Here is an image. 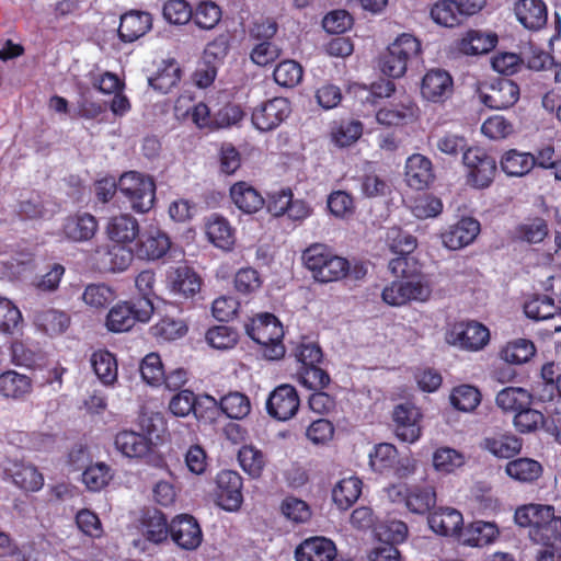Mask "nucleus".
I'll return each mask as SVG.
<instances>
[{"mask_svg":"<svg viewBox=\"0 0 561 561\" xmlns=\"http://www.w3.org/2000/svg\"><path fill=\"white\" fill-rule=\"evenodd\" d=\"M515 523L529 528V539L541 547L561 541V516L548 504L529 503L518 506L514 514Z\"/></svg>","mask_w":561,"mask_h":561,"instance_id":"obj_1","label":"nucleus"},{"mask_svg":"<svg viewBox=\"0 0 561 561\" xmlns=\"http://www.w3.org/2000/svg\"><path fill=\"white\" fill-rule=\"evenodd\" d=\"M304 265L311 272L313 279L327 284L347 276L350 262L340 256L327 244H310L301 254Z\"/></svg>","mask_w":561,"mask_h":561,"instance_id":"obj_2","label":"nucleus"},{"mask_svg":"<svg viewBox=\"0 0 561 561\" xmlns=\"http://www.w3.org/2000/svg\"><path fill=\"white\" fill-rule=\"evenodd\" d=\"M245 332L251 340L261 346L263 356L268 360L284 357V327L279 319L270 312L259 313L245 323Z\"/></svg>","mask_w":561,"mask_h":561,"instance_id":"obj_3","label":"nucleus"},{"mask_svg":"<svg viewBox=\"0 0 561 561\" xmlns=\"http://www.w3.org/2000/svg\"><path fill=\"white\" fill-rule=\"evenodd\" d=\"M422 45L419 38L410 33L400 34L380 56L379 66L389 78H401L408 67L420 58Z\"/></svg>","mask_w":561,"mask_h":561,"instance_id":"obj_4","label":"nucleus"},{"mask_svg":"<svg viewBox=\"0 0 561 561\" xmlns=\"http://www.w3.org/2000/svg\"><path fill=\"white\" fill-rule=\"evenodd\" d=\"M119 193L137 214H147L154 205L156 183L149 175L127 171L121 175Z\"/></svg>","mask_w":561,"mask_h":561,"instance_id":"obj_5","label":"nucleus"},{"mask_svg":"<svg viewBox=\"0 0 561 561\" xmlns=\"http://www.w3.org/2000/svg\"><path fill=\"white\" fill-rule=\"evenodd\" d=\"M388 496L393 503L403 505L415 515H430L437 501L435 486L427 483L394 484L388 489Z\"/></svg>","mask_w":561,"mask_h":561,"instance_id":"obj_6","label":"nucleus"},{"mask_svg":"<svg viewBox=\"0 0 561 561\" xmlns=\"http://www.w3.org/2000/svg\"><path fill=\"white\" fill-rule=\"evenodd\" d=\"M153 310V301L148 299H134L131 301L118 302L110 309L105 325L111 332H126L130 330L137 321L144 323L148 322Z\"/></svg>","mask_w":561,"mask_h":561,"instance_id":"obj_7","label":"nucleus"},{"mask_svg":"<svg viewBox=\"0 0 561 561\" xmlns=\"http://www.w3.org/2000/svg\"><path fill=\"white\" fill-rule=\"evenodd\" d=\"M462 163L466 168L467 184L477 190H484L491 186L496 172L497 164L485 149L470 147L463 152Z\"/></svg>","mask_w":561,"mask_h":561,"instance_id":"obj_8","label":"nucleus"},{"mask_svg":"<svg viewBox=\"0 0 561 561\" xmlns=\"http://www.w3.org/2000/svg\"><path fill=\"white\" fill-rule=\"evenodd\" d=\"M484 5L485 0H438L432 5L430 15L436 24L453 28L480 12Z\"/></svg>","mask_w":561,"mask_h":561,"instance_id":"obj_9","label":"nucleus"},{"mask_svg":"<svg viewBox=\"0 0 561 561\" xmlns=\"http://www.w3.org/2000/svg\"><path fill=\"white\" fill-rule=\"evenodd\" d=\"M291 104L288 99L276 96L261 102L253 107L251 122L260 131H272L278 128L290 115Z\"/></svg>","mask_w":561,"mask_h":561,"instance_id":"obj_10","label":"nucleus"},{"mask_svg":"<svg viewBox=\"0 0 561 561\" xmlns=\"http://www.w3.org/2000/svg\"><path fill=\"white\" fill-rule=\"evenodd\" d=\"M481 102L491 110H506L519 99V87L508 78L483 82L479 88Z\"/></svg>","mask_w":561,"mask_h":561,"instance_id":"obj_11","label":"nucleus"},{"mask_svg":"<svg viewBox=\"0 0 561 561\" xmlns=\"http://www.w3.org/2000/svg\"><path fill=\"white\" fill-rule=\"evenodd\" d=\"M447 342L466 351H480L490 341L489 329L478 321L456 322L447 332Z\"/></svg>","mask_w":561,"mask_h":561,"instance_id":"obj_12","label":"nucleus"},{"mask_svg":"<svg viewBox=\"0 0 561 561\" xmlns=\"http://www.w3.org/2000/svg\"><path fill=\"white\" fill-rule=\"evenodd\" d=\"M217 401L210 396L197 398L191 390H181L169 402V411L179 417L193 413L196 419H211Z\"/></svg>","mask_w":561,"mask_h":561,"instance_id":"obj_13","label":"nucleus"},{"mask_svg":"<svg viewBox=\"0 0 561 561\" xmlns=\"http://www.w3.org/2000/svg\"><path fill=\"white\" fill-rule=\"evenodd\" d=\"M300 398L297 389L289 383L277 386L266 400L267 414L277 421H288L299 411Z\"/></svg>","mask_w":561,"mask_h":561,"instance_id":"obj_14","label":"nucleus"},{"mask_svg":"<svg viewBox=\"0 0 561 561\" xmlns=\"http://www.w3.org/2000/svg\"><path fill=\"white\" fill-rule=\"evenodd\" d=\"M243 480L233 470H222L216 477V502L228 512L238 511L243 503Z\"/></svg>","mask_w":561,"mask_h":561,"instance_id":"obj_15","label":"nucleus"},{"mask_svg":"<svg viewBox=\"0 0 561 561\" xmlns=\"http://www.w3.org/2000/svg\"><path fill=\"white\" fill-rule=\"evenodd\" d=\"M419 116L420 108L410 96L389 102L376 112L377 123L387 128L407 126L417 121Z\"/></svg>","mask_w":561,"mask_h":561,"instance_id":"obj_16","label":"nucleus"},{"mask_svg":"<svg viewBox=\"0 0 561 561\" xmlns=\"http://www.w3.org/2000/svg\"><path fill=\"white\" fill-rule=\"evenodd\" d=\"M422 413L414 404L404 402L397 404L392 411L396 436L404 443H415L422 433Z\"/></svg>","mask_w":561,"mask_h":561,"instance_id":"obj_17","label":"nucleus"},{"mask_svg":"<svg viewBox=\"0 0 561 561\" xmlns=\"http://www.w3.org/2000/svg\"><path fill=\"white\" fill-rule=\"evenodd\" d=\"M420 92L424 100L443 104L454 93V79L445 69H430L422 78Z\"/></svg>","mask_w":561,"mask_h":561,"instance_id":"obj_18","label":"nucleus"},{"mask_svg":"<svg viewBox=\"0 0 561 561\" xmlns=\"http://www.w3.org/2000/svg\"><path fill=\"white\" fill-rule=\"evenodd\" d=\"M172 242L169 234L159 228H149L139 234L135 254L140 260L158 261L169 253Z\"/></svg>","mask_w":561,"mask_h":561,"instance_id":"obj_19","label":"nucleus"},{"mask_svg":"<svg viewBox=\"0 0 561 561\" xmlns=\"http://www.w3.org/2000/svg\"><path fill=\"white\" fill-rule=\"evenodd\" d=\"M171 540L183 550H195L203 541L197 519L190 514H179L171 519Z\"/></svg>","mask_w":561,"mask_h":561,"instance_id":"obj_20","label":"nucleus"},{"mask_svg":"<svg viewBox=\"0 0 561 561\" xmlns=\"http://www.w3.org/2000/svg\"><path fill=\"white\" fill-rule=\"evenodd\" d=\"M99 229L96 218L85 211L67 216L61 225V236L70 242H87L93 239Z\"/></svg>","mask_w":561,"mask_h":561,"instance_id":"obj_21","label":"nucleus"},{"mask_svg":"<svg viewBox=\"0 0 561 561\" xmlns=\"http://www.w3.org/2000/svg\"><path fill=\"white\" fill-rule=\"evenodd\" d=\"M480 230V222L477 219L462 217L442 233V241L449 250H460L472 243Z\"/></svg>","mask_w":561,"mask_h":561,"instance_id":"obj_22","label":"nucleus"},{"mask_svg":"<svg viewBox=\"0 0 561 561\" xmlns=\"http://www.w3.org/2000/svg\"><path fill=\"white\" fill-rule=\"evenodd\" d=\"M167 287L179 298H193L199 293L202 278L188 266H179L167 276Z\"/></svg>","mask_w":561,"mask_h":561,"instance_id":"obj_23","label":"nucleus"},{"mask_svg":"<svg viewBox=\"0 0 561 561\" xmlns=\"http://www.w3.org/2000/svg\"><path fill=\"white\" fill-rule=\"evenodd\" d=\"M152 15L147 11L130 10L121 16L117 30L124 43H133L146 35L152 27Z\"/></svg>","mask_w":561,"mask_h":561,"instance_id":"obj_24","label":"nucleus"},{"mask_svg":"<svg viewBox=\"0 0 561 561\" xmlns=\"http://www.w3.org/2000/svg\"><path fill=\"white\" fill-rule=\"evenodd\" d=\"M335 557V543L320 536L305 539L295 549L296 561H333Z\"/></svg>","mask_w":561,"mask_h":561,"instance_id":"obj_25","label":"nucleus"},{"mask_svg":"<svg viewBox=\"0 0 561 561\" xmlns=\"http://www.w3.org/2000/svg\"><path fill=\"white\" fill-rule=\"evenodd\" d=\"M434 180L435 173L431 159L421 153H413L407 159L405 181L411 188L425 190Z\"/></svg>","mask_w":561,"mask_h":561,"instance_id":"obj_26","label":"nucleus"},{"mask_svg":"<svg viewBox=\"0 0 561 561\" xmlns=\"http://www.w3.org/2000/svg\"><path fill=\"white\" fill-rule=\"evenodd\" d=\"M106 234L114 243L130 244L138 239L140 225L133 215L119 214L108 219Z\"/></svg>","mask_w":561,"mask_h":561,"instance_id":"obj_27","label":"nucleus"},{"mask_svg":"<svg viewBox=\"0 0 561 561\" xmlns=\"http://www.w3.org/2000/svg\"><path fill=\"white\" fill-rule=\"evenodd\" d=\"M114 445L117 451L131 459L145 458L153 447L149 437L128 430L121 431L116 434Z\"/></svg>","mask_w":561,"mask_h":561,"instance_id":"obj_28","label":"nucleus"},{"mask_svg":"<svg viewBox=\"0 0 561 561\" xmlns=\"http://www.w3.org/2000/svg\"><path fill=\"white\" fill-rule=\"evenodd\" d=\"M206 236L210 243L224 251H230L236 243V230L221 215L211 214L205 222Z\"/></svg>","mask_w":561,"mask_h":561,"instance_id":"obj_29","label":"nucleus"},{"mask_svg":"<svg viewBox=\"0 0 561 561\" xmlns=\"http://www.w3.org/2000/svg\"><path fill=\"white\" fill-rule=\"evenodd\" d=\"M430 528L442 536L460 535L463 529L462 514L453 507H439L427 517Z\"/></svg>","mask_w":561,"mask_h":561,"instance_id":"obj_30","label":"nucleus"},{"mask_svg":"<svg viewBox=\"0 0 561 561\" xmlns=\"http://www.w3.org/2000/svg\"><path fill=\"white\" fill-rule=\"evenodd\" d=\"M514 11L519 23L528 30L538 31L547 24V7L542 0H519Z\"/></svg>","mask_w":561,"mask_h":561,"instance_id":"obj_31","label":"nucleus"},{"mask_svg":"<svg viewBox=\"0 0 561 561\" xmlns=\"http://www.w3.org/2000/svg\"><path fill=\"white\" fill-rule=\"evenodd\" d=\"M523 442L511 432H495L483 439L482 448L497 458L510 459L519 454Z\"/></svg>","mask_w":561,"mask_h":561,"instance_id":"obj_32","label":"nucleus"},{"mask_svg":"<svg viewBox=\"0 0 561 561\" xmlns=\"http://www.w3.org/2000/svg\"><path fill=\"white\" fill-rule=\"evenodd\" d=\"M500 536V529L493 522L474 520L463 527L460 539L465 546L484 547L493 543Z\"/></svg>","mask_w":561,"mask_h":561,"instance_id":"obj_33","label":"nucleus"},{"mask_svg":"<svg viewBox=\"0 0 561 561\" xmlns=\"http://www.w3.org/2000/svg\"><path fill=\"white\" fill-rule=\"evenodd\" d=\"M33 390L31 377L15 370L0 374V396L11 400H24Z\"/></svg>","mask_w":561,"mask_h":561,"instance_id":"obj_34","label":"nucleus"},{"mask_svg":"<svg viewBox=\"0 0 561 561\" xmlns=\"http://www.w3.org/2000/svg\"><path fill=\"white\" fill-rule=\"evenodd\" d=\"M230 197L238 209L244 214H254L264 205V198L260 192L243 181L230 187Z\"/></svg>","mask_w":561,"mask_h":561,"instance_id":"obj_35","label":"nucleus"},{"mask_svg":"<svg viewBox=\"0 0 561 561\" xmlns=\"http://www.w3.org/2000/svg\"><path fill=\"white\" fill-rule=\"evenodd\" d=\"M142 528L147 540L161 543L170 537L171 522H168L165 514L161 511L149 508L144 513Z\"/></svg>","mask_w":561,"mask_h":561,"instance_id":"obj_36","label":"nucleus"},{"mask_svg":"<svg viewBox=\"0 0 561 561\" xmlns=\"http://www.w3.org/2000/svg\"><path fill=\"white\" fill-rule=\"evenodd\" d=\"M90 362L94 374L103 385L111 386L117 381L118 364L113 353L107 350H98L92 353Z\"/></svg>","mask_w":561,"mask_h":561,"instance_id":"obj_37","label":"nucleus"},{"mask_svg":"<svg viewBox=\"0 0 561 561\" xmlns=\"http://www.w3.org/2000/svg\"><path fill=\"white\" fill-rule=\"evenodd\" d=\"M500 164L506 175L524 176L535 168L534 154L510 149L503 153Z\"/></svg>","mask_w":561,"mask_h":561,"instance_id":"obj_38","label":"nucleus"},{"mask_svg":"<svg viewBox=\"0 0 561 561\" xmlns=\"http://www.w3.org/2000/svg\"><path fill=\"white\" fill-rule=\"evenodd\" d=\"M505 472L515 481L531 483L541 477L542 466L535 459L522 457L510 460L505 466Z\"/></svg>","mask_w":561,"mask_h":561,"instance_id":"obj_39","label":"nucleus"},{"mask_svg":"<svg viewBox=\"0 0 561 561\" xmlns=\"http://www.w3.org/2000/svg\"><path fill=\"white\" fill-rule=\"evenodd\" d=\"M363 482L357 477L344 478L332 490L333 502L340 510H348L359 499Z\"/></svg>","mask_w":561,"mask_h":561,"instance_id":"obj_40","label":"nucleus"},{"mask_svg":"<svg viewBox=\"0 0 561 561\" xmlns=\"http://www.w3.org/2000/svg\"><path fill=\"white\" fill-rule=\"evenodd\" d=\"M496 43V35H486L480 31L470 30L457 43V48L465 55L476 56L489 53L495 47Z\"/></svg>","mask_w":561,"mask_h":561,"instance_id":"obj_41","label":"nucleus"},{"mask_svg":"<svg viewBox=\"0 0 561 561\" xmlns=\"http://www.w3.org/2000/svg\"><path fill=\"white\" fill-rule=\"evenodd\" d=\"M549 233L548 222L541 217L529 218L514 228L513 238L528 244L540 243Z\"/></svg>","mask_w":561,"mask_h":561,"instance_id":"obj_42","label":"nucleus"},{"mask_svg":"<svg viewBox=\"0 0 561 561\" xmlns=\"http://www.w3.org/2000/svg\"><path fill=\"white\" fill-rule=\"evenodd\" d=\"M182 70L175 59L164 61L163 67L149 79L150 87L160 93H168L179 84Z\"/></svg>","mask_w":561,"mask_h":561,"instance_id":"obj_43","label":"nucleus"},{"mask_svg":"<svg viewBox=\"0 0 561 561\" xmlns=\"http://www.w3.org/2000/svg\"><path fill=\"white\" fill-rule=\"evenodd\" d=\"M496 404L505 412H518L527 405H531L533 396L524 388L506 387L495 398Z\"/></svg>","mask_w":561,"mask_h":561,"instance_id":"obj_44","label":"nucleus"},{"mask_svg":"<svg viewBox=\"0 0 561 561\" xmlns=\"http://www.w3.org/2000/svg\"><path fill=\"white\" fill-rule=\"evenodd\" d=\"M536 346L528 339H516L508 342L501 351L500 357L508 364L522 365L529 362L536 354Z\"/></svg>","mask_w":561,"mask_h":561,"instance_id":"obj_45","label":"nucleus"},{"mask_svg":"<svg viewBox=\"0 0 561 561\" xmlns=\"http://www.w3.org/2000/svg\"><path fill=\"white\" fill-rule=\"evenodd\" d=\"M34 321L44 333L50 336L64 333L70 324L69 316L55 309L37 311Z\"/></svg>","mask_w":561,"mask_h":561,"instance_id":"obj_46","label":"nucleus"},{"mask_svg":"<svg viewBox=\"0 0 561 561\" xmlns=\"http://www.w3.org/2000/svg\"><path fill=\"white\" fill-rule=\"evenodd\" d=\"M127 244L114 243L107 245L104 251L103 267L110 272H124L131 264L135 254Z\"/></svg>","mask_w":561,"mask_h":561,"instance_id":"obj_47","label":"nucleus"},{"mask_svg":"<svg viewBox=\"0 0 561 561\" xmlns=\"http://www.w3.org/2000/svg\"><path fill=\"white\" fill-rule=\"evenodd\" d=\"M11 477L14 484L25 491H38L44 484L43 474L32 465H14Z\"/></svg>","mask_w":561,"mask_h":561,"instance_id":"obj_48","label":"nucleus"},{"mask_svg":"<svg viewBox=\"0 0 561 561\" xmlns=\"http://www.w3.org/2000/svg\"><path fill=\"white\" fill-rule=\"evenodd\" d=\"M220 410L233 420H242L251 412V402L244 393L234 391L224 396L219 401Z\"/></svg>","mask_w":561,"mask_h":561,"instance_id":"obj_49","label":"nucleus"},{"mask_svg":"<svg viewBox=\"0 0 561 561\" xmlns=\"http://www.w3.org/2000/svg\"><path fill=\"white\" fill-rule=\"evenodd\" d=\"M386 243L390 252L397 256L412 254L417 247L416 238L399 227L388 229Z\"/></svg>","mask_w":561,"mask_h":561,"instance_id":"obj_50","label":"nucleus"},{"mask_svg":"<svg viewBox=\"0 0 561 561\" xmlns=\"http://www.w3.org/2000/svg\"><path fill=\"white\" fill-rule=\"evenodd\" d=\"M222 16L221 9L214 1H202L193 10V22L201 30H213L220 22Z\"/></svg>","mask_w":561,"mask_h":561,"instance_id":"obj_51","label":"nucleus"},{"mask_svg":"<svg viewBox=\"0 0 561 561\" xmlns=\"http://www.w3.org/2000/svg\"><path fill=\"white\" fill-rule=\"evenodd\" d=\"M363 134L359 121H341L331 129L332 141L341 148L353 145Z\"/></svg>","mask_w":561,"mask_h":561,"instance_id":"obj_52","label":"nucleus"},{"mask_svg":"<svg viewBox=\"0 0 561 561\" xmlns=\"http://www.w3.org/2000/svg\"><path fill=\"white\" fill-rule=\"evenodd\" d=\"M357 181L360 185V192L365 197H380L389 192L387 181L371 170L370 163H367V168L357 176Z\"/></svg>","mask_w":561,"mask_h":561,"instance_id":"obj_53","label":"nucleus"},{"mask_svg":"<svg viewBox=\"0 0 561 561\" xmlns=\"http://www.w3.org/2000/svg\"><path fill=\"white\" fill-rule=\"evenodd\" d=\"M481 402V393L471 385L455 387L450 393L451 405L462 412L473 411Z\"/></svg>","mask_w":561,"mask_h":561,"instance_id":"obj_54","label":"nucleus"},{"mask_svg":"<svg viewBox=\"0 0 561 561\" xmlns=\"http://www.w3.org/2000/svg\"><path fill=\"white\" fill-rule=\"evenodd\" d=\"M297 377L299 383L309 390H322L331 382L330 375L319 364L300 367Z\"/></svg>","mask_w":561,"mask_h":561,"instance_id":"obj_55","label":"nucleus"},{"mask_svg":"<svg viewBox=\"0 0 561 561\" xmlns=\"http://www.w3.org/2000/svg\"><path fill=\"white\" fill-rule=\"evenodd\" d=\"M304 70L299 62L295 60H283L274 69L273 78L275 82L284 88H294L302 79Z\"/></svg>","mask_w":561,"mask_h":561,"instance_id":"obj_56","label":"nucleus"},{"mask_svg":"<svg viewBox=\"0 0 561 561\" xmlns=\"http://www.w3.org/2000/svg\"><path fill=\"white\" fill-rule=\"evenodd\" d=\"M524 312L527 318L540 321L548 320L556 313V305L551 297L546 295H534L525 301Z\"/></svg>","mask_w":561,"mask_h":561,"instance_id":"obj_57","label":"nucleus"},{"mask_svg":"<svg viewBox=\"0 0 561 561\" xmlns=\"http://www.w3.org/2000/svg\"><path fill=\"white\" fill-rule=\"evenodd\" d=\"M162 16L173 25H185L193 18V9L186 0H168L162 7Z\"/></svg>","mask_w":561,"mask_h":561,"instance_id":"obj_58","label":"nucleus"},{"mask_svg":"<svg viewBox=\"0 0 561 561\" xmlns=\"http://www.w3.org/2000/svg\"><path fill=\"white\" fill-rule=\"evenodd\" d=\"M327 204L330 213L342 219L352 217L356 209L353 195L342 190L333 191L328 196Z\"/></svg>","mask_w":561,"mask_h":561,"instance_id":"obj_59","label":"nucleus"},{"mask_svg":"<svg viewBox=\"0 0 561 561\" xmlns=\"http://www.w3.org/2000/svg\"><path fill=\"white\" fill-rule=\"evenodd\" d=\"M397 457L398 450L394 445L380 443L369 454V462L375 471L382 473L394 467Z\"/></svg>","mask_w":561,"mask_h":561,"instance_id":"obj_60","label":"nucleus"},{"mask_svg":"<svg viewBox=\"0 0 561 561\" xmlns=\"http://www.w3.org/2000/svg\"><path fill=\"white\" fill-rule=\"evenodd\" d=\"M205 337L211 347L217 350H229L237 344L239 334L233 328L221 324L209 328Z\"/></svg>","mask_w":561,"mask_h":561,"instance_id":"obj_61","label":"nucleus"},{"mask_svg":"<svg viewBox=\"0 0 561 561\" xmlns=\"http://www.w3.org/2000/svg\"><path fill=\"white\" fill-rule=\"evenodd\" d=\"M241 468L252 478H259L265 466L264 455L253 446H242L238 453Z\"/></svg>","mask_w":561,"mask_h":561,"instance_id":"obj_62","label":"nucleus"},{"mask_svg":"<svg viewBox=\"0 0 561 561\" xmlns=\"http://www.w3.org/2000/svg\"><path fill=\"white\" fill-rule=\"evenodd\" d=\"M283 515L295 524L307 523L312 515L307 502L296 496H286L280 505Z\"/></svg>","mask_w":561,"mask_h":561,"instance_id":"obj_63","label":"nucleus"},{"mask_svg":"<svg viewBox=\"0 0 561 561\" xmlns=\"http://www.w3.org/2000/svg\"><path fill=\"white\" fill-rule=\"evenodd\" d=\"M151 331L156 337L173 341L186 334L187 325L183 320L163 317L151 328Z\"/></svg>","mask_w":561,"mask_h":561,"instance_id":"obj_64","label":"nucleus"}]
</instances>
